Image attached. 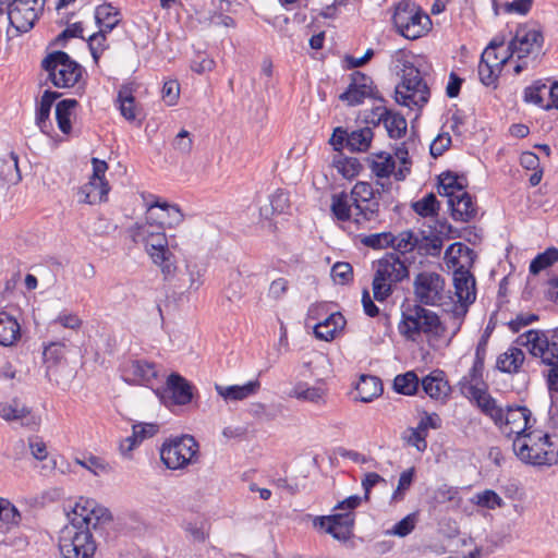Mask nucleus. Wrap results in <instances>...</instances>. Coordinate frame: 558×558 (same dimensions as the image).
<instances>
[{"mask_svg":"<svg viewBox=\"0 0 558 558\" xmlns=\"http://www.w3.org/2000/svg\"><path fill=\"white\" fill-rule=\"evenodd\" d=\"M68 519L58 537L62 558H92L96 538L105 534V508L94 499L81 498L68 512Z\"/></svg>","mask_w":558,"mask_h":558,"instance_id":"f257e3e1","label":"nucleus"},{"mask_svg":"<svg viewBox=\"0 0 558 558\" xmlns=\"http://www.w3.org/2000/svg\"><path fill=\"white\" fill-rule=\"evenodd\" d=\"M135 199L141 203L146 216L130 226L128 234L134 243L144 246L146 254L160 268L166 278L172 276L177 266L174 255L169 248L168 238L163 231V222H153L156 216L154 210L160 208L162 201L158 196L144 191L138 192Z\"/></svg>","mask_w":558,"mask_h":558,"instance_id":"f03ea898","label":"nucleus"},{"mask_svg":"<svg viewBox=\"0 0 558 558\" xmlns=\"http://www.w3.org/2000/svg\"><path fill=\"white\" fill-rule=\"evenodd\" d=\"M330 209L339 221H352L357 227H369L380 220L378 198L367 182H356L350 193L333 194Z\"/></svg>","mask_w":558,"mask_h":558,"instance_id":"7ed1b4c3","label":"nucleus"},{"mask_svg":"<svg viewBox=\"0 0 558 558\" xmlns=\"http://www.w3.org/2000/svg\"><path fill=\"white\" fill-rule=\"evenodd\" d=\"M464 396L475 401L480 410L493 420L496 426L507 436H523L531 428V411L525 407L502 408L485 390L476 385H466L463 388Z\"/></svg>","mask_w":558,"mask_h":558,"instance_id":"20e7f679","label":"nucleus"},{"mask_svg":"<svg viewBox=\"0 0 558 558\" xmlns=\"http://www.w3.org/2000/svg\"><path fill=\"white\" fill-rule=\"evenodd\" d=\"M396 68L401 70V83L396 87V100L407 107H422L429 98V89L423 81L420 70L410 61L404 51L393 56Z\"/></svg>","mask_w":558,"mask_h":558,"instance_id":"39448f33","label":"nucleus"},{"mask_svg":"<svg viewBox=\"0 0 558 558\" xmlns=\"http://www.w3.org/2000/svg\"><path fill=\"white\" fill-rule=\"evenodd\" d=\"M512 447L515 456L526 464L549 466L558 460V444L542 430H531L515 437Z\"/></svg>","mask_w":558,"mask_h":558,"instance_id":"423d86ee","label":"nucleus"},{"mask_svg":"<svg viewBox=\"0 0 558 558\" xmlns=\"http://www.w3.org/2000/svg\"><path fill=\"white\" fill-rule=\"evenodd\" d=\"M518 342L526 347L533 356L550 366L547 373L548 390L558 391V327L550 336L538 330H529L519 337Z\"/></svg>","mask_w":558,"mask_h":558,"instance_id":"0eeeda50","label":"nucleus"},{"mask_svg":"<svg viewBox=\"0 0 558 558\" xmlns=\"http://www.w3.org/2000/svg\"><path fill=\"white\" fill-rule=\"evenodd\" d=\"M399 330L407 339L415 341L421 335L439 338L445 332V327L435 312L414 305L403 312Z\"/></svg>","mask_w":558,"mask_h":558,"instance_id":"6e6552de","label":"nucleus"},{"mask_svg":"<svg viewBox=\"0 0 558 558\" xmlns=\"http://www.w3.org/2000/svg\"><path fill=\"white\" fill-rule=\"evenodd\" d=\"M393 24L400 35L411 40L426 35L432 28L428 14L411 0H402L398 3L393 14Z\"/></svg>","mask_w":558,"mask_h":558,"instance_id":"1a4fd4ad","label":"nucleus"},{"mask_svg":"<svg viewBox=\"0 0 558 558\" xmlns=\"http://www.w3.org/2000/svg\"><path fill=\"white\" fill-rule=\"evenodd\" d=\"M198 444L193 436L174 437L162 444L160 460L169 470H184L198 461Z\"/></svg>","mask_w":558,"mask_h":558,"instance_id":"9d476101","label":"nucleus"},{"mask_svg":"<svg viewBox=\"0 0 558 558\" xmlns=\"http://www.w3.org/2000/svg\"><path fill=\"white\" fill-rule=\"evenodd\" d=\"M41 65L48 73V80L57 88L75 86L83 73L82 66L63 51H54L48 54L43 60Z\"/></svg>","mask_w":558,"mask_h":558,"instance_id":"9b49d317","label":"nucleus"},{"mask_svg":"<svg viewBox=\"0 0 558 558\" xmlns=\"http://www.w3.org/2000/svg\"><path fill=\"white\" fill-rule=\"evenodd\" d=\"M122 379L132 385L153 388L159 381V366L146 359H125L119 366Z\"/></svg>","mask_w":558,"mask_h":558,"instance_id":"f8f14e48","label":"nucleus"},{"mask_svg":"<svg viewBox=\"0 0 558 558\" xmlns=\"http://www.w3.org/2000/svg\"><path fill=\"white\" fill-rule=\"evenodd\" d=\"M454 293L458 298V303L453 306V316L457 320L458 330L461 326L462 319L468 313V306L476 299L475 279L469 270L462 266L453 274Z\"/></svg>","mask_w":558,"mask_h":558,"instance_id":"ddd939ff","label":"nucleus"},{"mask_svg":"<svg viewBox=\"0 0 558 558\" xmlns=\"http://www.w3.org/2000/svg\"><path fill=\"white\" fill-rule=\"evenodd\" d=\"M45 0H12L8 19L10 24L19 32L31 31L44 11Z\"/></svg>","mask_w":558,"mask_h":558,"instance_id":"4468645a","label":"nucleus"},{"mask_svg":"<svg viewBox=\"0 0 558 558\" xmlns=\"http://www.w3.org/2000/svg\"><path fill=\"white\" fill-rule=\"evenodd\" d=\"M416 299L425 305H439L445 292L444 278L434 271L420 272L413 282Z\"/></svg>","mask_w":558,"mask_h":558,"instance_id":"2eb2a0df","label":"nucleus"},{"mask_svg":"<svg viewBox=\"0 0 558 558\" xmlns=\"http://www.w3.org/2000/svg\"><path fill=\"white\" fill-rule=\"evenodd\" d=\"M315 527L324 530L338 541H347L352 534L354 525L353 512L337 513L327 517H316L313 521Z\"/></svg>","mask_w":558,"mask_h":558,"instance_id":"dca6fc26","label":"nucleus"},{"mask_svg":"<svg viewBox=\"0 0 558 558\" xmlns=\"http://www.w3.org/2000/svg\"><path fill=\"white\" fill-rule=\"evenodd\" d=\"M92 162L93 175L77 192L78 202L90 205L100 203L105 195V160L93 158Z\"/></svg>","mask_w":558,"mask_h":558,"instance_id":"f3484780","label":"nucleus"},{"mask_svg":"<svg viewBox=\"0 0 558 558\" xmlns=\"http://www.w3.org/2000/svg\"><path fill=\"white\" fill-rule=\"evenodd\" d=\"M542 44L543 35L539 31L521 27L510 40L507 51H509L511 58L517 56L519 60H522L530 53L539 50Z\"/></svg>","mask_w":558,"mask_h":558,"instance_id":"a211bd4d","label":"nucleus"},{"mask_svg":"<svg viewBox=\"0 0 558 558\" xmlns=\"http://www.w3.org/2000/svg\"><path fill=\"white\" fill-rule=\"evenodd\" d=\"M0 417L7 422H19L22 426L35 429L40 416L19 399L0 403Z\"/></svg>","mask_w":558,"mask_h":558,"instance_id":"6ab92c4d","label":"nucleus"},{"mask_svg":"<svg viewBox=\"0 0 558 558\" xmlns=\"http://www.w3.org/2000/svg\"><path fill=\"white\" fill-rule=\"evenodd\" d=\"M366 121L375 125L383 123L391 138L403 136L408 125L402 114L392 112L384 106L375 107L371 114L366 117Z\"/></svg>","mask_w":558,"mask_h":558,"instance_id":"aec40b11","label":"nucleus"},{"mask_svg":"<svg viewBox=\"0 0 558 558\" xmlns=\"http://www.w3.org/2000/svg\"><path fill=\"white\" fill-rule=\"evenodd\" d=\"M374 93L372 78L361 72H354L351 74V82L347 90L339 98L349 106H357L364 99L373 97Z\"/></svg>","mask_w":558,"mask_h":558,"instance_id":"412c9836","label":"nucleus"},{"mask_svg":"<svg viewBox=\"0 0 558 558\" xmlns=\"http://www.w3.org/2000/svg\"><path fill=\"white\" fill-rule=\"evenodd\" d=\"M135 88L133 84H124L118 90L116 106L121 116L129 122H141L144 118L142 107L134 97Z\"/></svg>","mask_w":558,"mask_h":558,"instance_id":"4be33fe9","label":"nucleus"},{"mask_svg":"<svg viewBox=\"0 0 558 558\" xmlns=\"http://www.w3.org/2000/svg\"><path fill=\"white\" fill-rule=\"evenodd\" d=\"M260 389V381L250 380L244 385H230L223 386L216 384L215 390L216 392L226 401V402H238L248 399L255 396Z\"/></svg>","mask_w":558,"mask_h":558,"instance_id":"5701e85b","label":"nucleus"},{"mask_svg":"<svg viewBox=\"0 0 558 558\" xmlns=\"http://www.w3.org/2000/svg\"><path fill=\"white\" fill-rule=\"evenodd\" d=\"M375 270L379 272V276H384L396 283L409 276L407 265L393 253H388L378 259Z\"/></svg>","mask_w":558,"mask_h":558,"instance_id":"b1692460","label":"nucleus"},{"mask_svg":"<svg viewBox=\"0 0 558 558\" xmlns=\"http://www.w3.org/2000/svg\"><path fill=\"white\" fill-rule=\"evenodd\" d=\"M448 206L456 221L470 222L477 216V207L471 195L465 191L448 199Z\"/></svg>","mask_w":558,"mask_h":558,"instance_id":"393cba45","label":"nucleus"},{"mask_svg":"<svg viewBox=\"0 0 558 558\" xmlns=\"http://www.w3.org/2000/svg\"><path fill=\"white\" fill-rule=\"evenodd\" d=\"M423 391L434 400H445L450 393V386L442 371L436 369L421 380Z\"/></svg>","mask_w":558,"mask_h":558,"instance_id":"a878e982","label":"nucleus"},{"mask_svg":"<svg viewBox=\"0 0 558 558\" xmlns=\"http://www.w3.org/2000/svg\"><path fill=\"white\" fill-rule=\"evenodd\" d=\"M345 323V318L341 313H331L325 319L314 325V333L317 339L331 341L342 331Z\"/></svg>","mask_w":558,"mask_h":558,"instance_id":"bb28decb","label":"nucleus"},{"mask_svg":"<svg viewBox=\"0 0 558 558\" xmlns=\"http://www.w3.org/2000/svg\"><path fill=\"white\" fill-rule=\"evenodd\" d=\"M440 418L437 414H425L415 428L410 429L409 444L416 447L417 450L426 449V436L428 428H438Z\"/></svg>","mask_w":558,"mask_h":558,"instance_id":"cd10ccee","label":"nucleus"},{"mask_svg":"<svg viewBox=\"0 0 558 558\" xmlns=\"http://www.w3.org/2000/svg\"><path fill=\"white\" fill-rule=\"evenodd\" d=\"M167 391L175 404L185 405L193 398L192 386L181 375L173 373L167 378Z\"/></svg>","mask_w":558,"mask_h":558,"instance_id":"c85d7f7f","label":"nucleus"},{"mask_svg":"<svg viewBox=\"0 0 558 558\" xmlns=\"http://www.w3.org/2000/svg\"><path fill=\"white\" fill-rule=\"evenodd\" d=\"M159 426L154 423H138L133 425V434L126 437L120 445L122 454L126 456L140 442L157 434Z\"/></svg>","mask_w":558,"mask_h":558,"instance_id":"c756f323","label":"nucleus"},{"mask_svg":"<svg viewBox=\"0 0 558 558\" xmlns=\"http://www.w3.org/2000/svg\"><path fill=\"white\" fill-rule=\"evenodd\" d=\"M21 338V326L9 313L0 312V344L11 347Z\"/></svg>","mask_w":558,"mask_h":558,"instance_id":"7c9ffc66","label":"nucleus"},{"mask_svg":"<svg viewBox=\"0 0 558 558\" xmlns=\"http://www.w3.org/2000/svg\"><path fill=\"white\" fill-rule=\"evenodd\" d=\"M368 167L377 178H388L395 172L396 162L391 154L386 151L373 153L367 158Z\"/></svg>","mask_w":558,"mask_h":558,"instance_id":"2f4dec72","label":"nucleus"},{"mask_svg":"<svg viewBox=\"0 0 558 558\" xmlns=\"http://www.w3.org/2000/svg\"><path fill=\"white\" fill-rule=\"evenodd\" d=\"M289 397L318 404L324 401L325 390L322 387L311 386L305 381H299L290 390Z\"/></svg>","mask_w":558,"mask_h":558,"instance_id":"473e14b6","label":"nucleus"},{"mask_svg":"<svg viewBox=\"0 0 558 558\" xmlns=\"http://www.w3.org/2000/svg\"><path fill=\"white\" fill-rule=\"evenodd\" d=\"M289 208L288 193L283 190H277L269 196V203L260 207L259 214L263 218L269 219L274 215L287 213Z\"/></svg>","mask_w":558,"mask_h":558,"instance_id":"72a5a7b5","label":"nucleus"},{"mask_svg":"<svg viewBox=\"0 0 558 558\" xmlns=\"http://www.w3.org/2000/svg\"><path fill=\"white\" fill-rule=\"evenodd\" d=\"M356 391L362 402H371L383 392V384L376 376L363 375L356 385Z\"/></svg>","mask_w":558,"mask_h":558,"instance_id":"f704fd0d","label":"nucleus"},{"mask_svg":"<svg viewBox=\"0 0 558 558\" xmlns=\"http://www.w3.org/2000/svg\"><path fill=\"white\" fill-rule=\"evenodd\" d=\"M464 178H459L458 175L450 172L442 173L439 177V184L437 187L438 194L450 199L454 195L464 191Z\"/></svg>","mask_w":558,"mask_h":558,"instance_id":"c9c22d12","label":"nucleus"},{"mask_svg":"<svg viewBox=\"0 0 558 558\" xmlns=\"http://www.w3.org/2000/svg\"><path fill=\"white\" fill-rule=\"evenodd\" d=\"M60 94L57 92L45 90L43 94L40 101L36 111V124L39 126L41 132L48 133V119L50 114V110L52 104L57 98H59Z\"/></svg>","mask_w":558,"mask_h":558,"instance_id":"e433bc0d","label":"nucleus"},{"mask_svg":"<svg viewBox=\"0 0 558 558\" xmlns=\"http://www.w3.org/2000/svg\"><path fill=\"white\" fill-rule=\"evenodd\" d=\"M524 361V353L521 349L511 347L497 360V367L505 373L518 372Z\"/></svg>","mask_w":558,"mask_h":558,"instance_id":"4c0bfd02","label":"nucleus"},{"mask_svg":"<svg viewBox=\"0 0 558 558\" xmlns=\"http://www.w3.org/2000/svg\"><path fill=\"white\" fill-rule=\"evenodd\" d=\"M76 106L77 101L75 99H63L57 104L56 119L58 128L64 134H69L71 131V118Z\"/></svg>","mask_w":558,"mask_h":558,"instance_id":"58836bf2","label":"nucleus"},{"mask_svg":"<svg viewBox=\"0 0 558 558\" xmlns=\"http://www.w3.org/2000/svg\"><path fill=\"white\" fill-rule=\"evenodd\" d=\"M159 210L161 213L155 216L153 222L162 221L163 227L167 226L169 228H173L183 221V214L175 204L162 201Z\"/></svg>","mask_w":558,"mask_h":558,"instance_id":"ea45409f","label":"nucleus"},{"mask_svg":"<svg viewBox=\"0 0 558 558\" xmlns=\"http://www.w3.org/2000/svg\"><path fill=\"white\" fill-rule=\"evenodd\" d=\"M421 380L413 371L397 375L393 380V388L398 393L413 396L417 392Z\"/></svg>","mask_w":558,"mask_h":558,"instance_id":"a19ab883","label":"nucleus"},{"mask_svg":"<svg viewBox=\"0 0 558 558\" xmlns=\"http://www.w3.org/2000/svg\"><path fill=\"white\" fill-rule=\"evenodd\" d=\"M418 243L420 238L415 232L404 230L397 235L393 234L391 246L400 254H405L414 251Z\"/></svg>","mask_w":558,"mask_h":558,"instance_id":"79ce46f5","label":"nucleus"},{"mask_svg":"<svg viewBox=\"0 0 558 558\" xmlns=\"http://www.w3.org/2000/svg\"><path fill=\"white\" fill-rule=\"evenodd\" d=\"M373 131L369 128H363L352 131L348 137L347 147L352 151H365L372 142Z\"/></svg>","mask_w":558,"mask_h":558,"instance_id":"37998d69","label":"nucleus"},{"mask_svg":"<svg viewBox=\"0 0 558 558\" xmlns=\"http://www.w3.org/2000/svg\"><path fill=\"white\" fill-rule=\"evenodd\" d=\"M558 260V250L549 247L545 252L538 254L530 264V272L533 275L539 274L542 270L551 266Z\"/></svg>","mask_w":558,"mask_h":558,"instance_id":"c03bdc74","label":"nucleus"},{"mask_svg":"<svg viewBox=\"0 0 558 558\" xmlns=\"http://www.w3.org/2000/svg\"><path fill=\"white\" fill-rule=\"evenodd\" d=\"M413 210L422 217H434L438 214L439 203L433 193L412 204Z\"/></svg>","mask_w":558,"mask_h":558,"instance_id":"a18cd8bd","label":"nucleus"},{"mask_svg":"<svg viewBox=\"0 0 558 558\" xmlns=\"http://www.w3.org/2000/svg\"><path fill=\"white\" fill-rule=\"evenodd\" d=\"M396 282L390 281L388 278L384 276H379V272L375 270V275L373 278V294L374 299L383 302L388 299L392 293V286Z\"/></svg>","mask_w":558,"mask_h":558,"instance_id":"49530a36","label":"nucleus"},{"mask_svg":"<svg viewBox=\"0 0 558 558\" xmlns=\"http://www.w3.org/2000/svg\"><path fill=\"white\" fill-rule=\"evenodd\" d=\"M417 523V513L412 512L396 523L391 530L386 532L387 535H395L399 537H405L415 529Z\"/></svg>","mask_w":558,"mask_h":558,"instance_id":"de8ad7c7","label":"nucleus"},{"mask_svg":"<svg viewBox=\"0 0 558 558\" xmlns=\"http://www.w3.org/2000/svg\"><path fill=\"white\" fill-rule=\"evenodd\" d=\"M10 162H5L1 170V175L3 180L9 184H17L22 180V175L19 168V159L17 155L14 153L10 154Z\"/></svg>","mask_w":558,"mask_h":558,"instance_id":"09e8293b","label":"nucleus"},{"mask_svg":"<svg viewBox=\"0 0 558 558\" xmlns=\"http://www.w3.org/2000/svg\"><path fill=\"white\" fill-rule=\"evenodd\" d=\"M510 58L511 56L509 51H507V48L502 51H497L486 47L481 56V61L495 66V69H502Z\"/></svg>","mask_w":558,"mask_h":558,"instance_id":"8fccbe9b","label":"nucleus"},{"mask_svg":"<svg viewBox=\"0 0 558 558\" xmlns=\"http://www.w3.org/2000/svg\"><path fill=\"white\" fill-rule=\"evenodd\" d=\"M546 88L547 87H546L545 84H543L541 82H536L532 86L525 88V90H524V100L526 102L534 104V105H536V106H538L541 108L550 109L551 108L550 104L544 105V99H543V95H542V93Z\"/></svg>","mask_w":558,"mask_h":558,"instance_id":"3c124183","label":"nucleus"},{"mask_svg":"<svg viewBox=\"0 0 558 558\" xmlns=\"http://www.w3.org/2000/svg\"><path fill=\"white\" fill-rule=\"evenodd\" d=\"M331 278L337 284H347L353 279V268L349 263L338 262L331 268Z\"/></svg>","mask_w":558,"mask_h":558,"instance_id":"603ef678","label":"nucleus"},{"mask_svg":"<svg viewBox=\"0 0 558 558\" xmlns=\"http://www.w3.org/2000/svg\"><path fill=\"white\" fill-rule=\"evenodd\" d=\"M393 241V234L390 232H381L366 235L362 239V243L375 250L385 248L391 246V242Z\"/></svg>","mask_w":558,"mask_h":558,"instance_id":"864d4df0","label":"nucleus"},{"mask_svg":"<svg viewBox=\"0 0 558 558\" xmlns=\"http://www.w3.org/2000/svg\"><path fill=\"white\" fill-rule=\"evenodd\" d=\"M338 172L345 179L359 175L361 163L355 158H343L336 161Z\"/></svg>","mask_w":558,"mask_h":558,"instance_id":"5fc2aeb1","label":"nucleus"},{"mask_svg":"<svg viewBox=\"0 0 558 558\" xmlns=\"http://www.w3.org/2000/svg\"><path fill=\"white\" fill-rule=\"evenodd\" d=\"M88 48L94 61L98 63L105 52V32L101 28L88 36Z\"/></svg>","mask_w":558,"mask_h":558,"instance_id":"6e6d98bb","label":"nucleus"},{"mask_svg":"<svg viewBox=\"0 0 558 558\" xmlns=\"http://www.w3.org/2000/svg\"><path fill=\"white\" fill-rule=\"evenodd\" d=\"M414 476V469H409L400 474L397 489L391 496V501L397 502L403 499L404 493L410 488Z\"/></svg>","mask_w":558,"mask_h":558,"instance_id":"4d7b16f0","label":"nucleus"},{"mask_svg":"<svg viewBox=\"0 0 558 558\" xmlns=\"http://www.w3.org/2000/svg\"><path fill=\"white\" fill-rule=\"evenodd\" d=\"M477 71L480 80L485 86H494L498 80L501 69H495V66L480 61Z\"/></svg>","mask_w":558,"mask_h":558,"instance_id":"13d9d810","label":"nucleus"},{"mask_svg":"<svg viewBox=\"0 0 558 558\" xmlns=\"http://www.w3.org/2000/svg\"><path fill=\"white\" fill-rule=\"evenodd\" d=\"M172 147L180 154H190L193 148V140L191 137L190 132L186 130H181L173 138Z\"/></svg>","mask_w":558,"mask_h":558,"instance_id":"bf43d9fd","label":"nucleus"},{"mask_svg":"<svg viewBox=\"0 0 558 558\" xmlns=\"http://www.w3.org/2000/svg\"><path fill=\"white\" fill-rule=\"evenodd\" d=\"M476 504L481 507L495 509L501 507L504 501L501 497L494 490L486 489L476 495Z\"/></svg>","mask_w":558,"mask_h":558,"instance_id":"052dcab7","label":"nucleus"},{"mask_svg":"<svg viewBox=\"0 0 558 558\" xmlns=\"http://www.w3.org/2000/svg\"><path fill=\"white\" fill-rule=\"evenodd\" d=\"M162 99L168 106H174L180 96V85L177 81L170 80L162 86Z\"/></svg>","mask_w":558,"mask_h":558,"instance_id":"680f3d73","label":"nucleus"},{"mask_svg":"<svg viewBox=\"0 0 558 558\" xmlns=\"http://www.w3.org/2000/svg\"><path fill=\"white\" fill-rule=\"evenodd\" d=\"M0 520L7 525V529L16 526L20 523L21 514L11 501L0 512Z\"/></svg>","mask_w":558,"mask_h":558,"instance_id":"e2e57ef3","label":"nucleus"},{"mask_svg":"<svg viewBox=\"0 0 558 558\" xmlns=\"http://www.w3.org/2000/svg\"><path fill=\"white\" fill-rule=\"evenodd\" d=\"M457 496L458 489L456 487L442 484L435 489L433 498L437 504H445L452 501Z\"/></svg>","mask_w":558,"mask_h":558,"instance_id":"0e129e2a","label":"nucleus"},{"mask_svg":"<svg viewBox=\"0 0 558 558\" xmlns=\"http://www.w3.org/2000/svg\"><path fill=\"white\" fill-rule=\"evenodd\" d=\"M57 324H59L60 326H62L64 328L75 330L81 327L82 320L75 314H72L69 312H62L52 322V325H57Z\"/></svg>","mask_w":558,"mask_h":558,"instance_id":"69168bd1","label":"nucleus"},{"mask_svg":"<svg viewBox=\"0 0 558 558\" xmlns=\"http://www.w3.org/2000/svg\"><path fill=\"white\" fill-rule=\"evenodd\" d=\"M184 530L191 539L197 543H204L209 535L203 524L190 522L184 526Z\"/></svg>","mask_w":558,"mask_h":558,"instance_id":"338daca9","label":"nucleus"},{"mask_svg":"<svg viewBox=\"0 0 558 558\" xmlns=\"http://www.w3.org/2000/svg\"><path fill=\"white\" fill-rule=\"evenodd\" d=\"M64 344L61 342H51L44 350V359L46 362L57 363L63 357Z\"/></svg>","mask_w":558,"mask_h":558,"instance_id":"774afa93","label":"nucleus"}]
</instances>
